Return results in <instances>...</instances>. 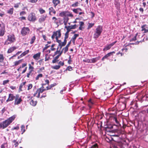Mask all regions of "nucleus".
<instances>
[{
  "label": "nucleus",
  "mask_w": 148,
  "mask_h": 148,
  "mask_svg": "<svg viewBox=\"0 0 148 148\" xmlns=\"http://www.w3.org/2000/svg\"><path fill=\"white\" fill-rule=\"evenodd\" d=\"M16 117L15 115H13L8 119L0 123V129H4L7 127L14 119Z\"/></svg>",
  "instance_id": "obj_1"
},
{
  "label": "nucleus",
  "mask_w": 148,
  "mask_h": 148,
  "mask_svg": "<svg viewBox=\"0 0 148 148\" xmlns=\"http://www.w3.org/2000/svg\"><path fill=\"white\" fill-rule=\"evenodd\" d=\"M76 25L75 24L73 25L66 26L65 28L67 29V31L65 34V37L63 42L65 44H66V39L69 36V33L71 29H75L76 28Z\"/></svg>",
  "instance_id": "obj_2"
},
{
  "label": "nucleus",
  "mask_w": 148,
  "mask_h": 148,
  "mask_svg": "<svg viewBox=\"0 0 148 148\" xmlns=\"http://www.w3.org/2000/svg\"><path fill=\"white\" fill-rule=\"evenodd\" d=\"M102 27L101 26H99L96 29L95 33L94 34V38H97L101 35L102 32Z\"/></svg>",
  "instance_id": "obj_3"
},
{
  "label": "nucleus",
  "mask_w": 148,
  "mask_h": 148,
  "mask_svg": "<svg viewBox=\"0 0 148 148\" xmlns=\"http://www.w3.org/2000/svg\"><path fill=\"white\" fill-rule=\"evenodd\" d=\"M15 38L13 35H10L8 36V39L4 43L5 45H8L15 41Z\"/></svg>",
  "instance_id": "obj_4"
},
{
  "label": "nucleus",
  "mask_w": 148,
  "mask_h": 148,
  "mask_svg": "<svg viewBox=\"0 0 148 148\" xmlns=\"http://www.w3.org/2000/svg\"><path fill=\"white\" fill-rule=\"evenodd\" d=\"M61 33L60 30H59L56 32H53V34L51 36V38L52 39H53L55 37L56 39H57L60 38L61 37Z\"/></svg>",
  "instance_id": "obj_5"
},
{
  "label": "nucleus",
  "mask_w": 148,
  "mask_h": 148,
  "mask_svg": "<svg viewBox=\"0 0 148 148\" xmlns=\"http://www.w3.org/2000/svg\"><path fill=\"white\" fill-rule=\"evenodd\" d=\"M29 32V29L28 27H24L21 29V33L22 35L24 36L28 34Z\"/></svg>",
  "instance_id": "obj_6"
},
{
  "label": "nucleus",
  "mask_w": 148,
  "mask_h": 148,
  "mask_svg": "<svg viewBox=\"0 0 148 148\" xmlns=\"http://www.w3.org/2000/svg\"><path fill=\"white\" fill-rule=\"evenodd\" d=\"M28 19L29 21H34L36 19L35 14L33 13H30L28 16Z\"/></svg>",
  "instance_id": "obj_7"
},
{
  "label": "nucleus",
  "mask_w": 148,
  "mask_h": 148,
  "mask_svg": "<svg viewBox=\"0 0 148 148\" xmlns=\"http://www.w3.org/2000/svg\"><path fill=\"white\" fill-rule=\"evenodd\" d=\"M22 101V100L21 97H19V95L18 94L16 95V98L15 99L14 102V105H18Z\"/></svg>",
  "instance_id": "obj_8"
},
{
  "label": "nucleus",
  "mask_w": 148,
  "mask_h": 148,
  "mask_svg": "<svg viewBox=\"0 0 148 148\" xmlns=\"http://www.w3.org/2000/svg\"><path fill=\"white\" fill-rule=\"evenodd\" d=\"M16 98V95L14 96L13 94H10L9 95L8 98L6 100V102H8L9 101H12L13 100Z\"/></svg>",
  "instance_id": "obj_9"
},
{
  "label": "nucleus",
  "mask_w": 148,
  "mask_h": 148,
  "mask_svg": "<svg viewBox=\"0 0 148 148\" xmlns=\"http://www.w3.org/2000/svg\"><path fill=\"white\" fill-rule=\"evenodd\" d=\"M142 28L141 31H144V33H146L148 32V27L145 24L142 25L141 27Z\"/></svg>",
  "instance_id": "obj_10"
},
{
  "label": "nucleus",
  "mask_w": 148,
  "mask_h": 148,
  "mask_svg": "<svg viewBox=\"0 0 148 148\" xmlns=\"http://www.w3.org/2000/svg\"><path fill=\"white\" fill-rule=\"evenodd\" d=\"M100 57H98L94 58H93L90 59V61H89L90 63H95L98 60H99L100 58Z\"/></svg>",
  "instance_id": "obj_11"
},
{
  "label": "nucleus",
  "mask_w": 148,
  "mask_h": 148,
  "mask_svg": "<svg viewBox=\"0 0 148 148\" xmlns=\"http://www.w3.org/2000/svg\"><path fill=\"white\" fill-rule=\"evenodd\" d=\"M47 17V15L43 16L39 19V21L40 23H41L44 21Z\"/></svg>",
  "instance_id": "obj_12"
},
{
  "label": "nucleus",
  "mask_w": 148,
  "mask_h": 148,
  "mask_svg": "<svg viewBox=\"0 0 148 148\" xmlns=\"http://www.w3.org/2000/svg\"><path fill=\"white\" fill-rule=\"evenodd\" d=\"M40 53H38L35 54H34L33 56V58L36 60H38L40 56Z\"/></svg>",
  "instance_id": "obj_13"
},
{
  "label": "nucleus",
  "mask_w": 148,
  "mask_h": 148,
  "mask_svg": "<svg viewBox=\"0 0 148 148\" xmlns=\"http://www.w3.org/2000/svg\"><path fill=\"white\" fill-rule=\"evenodd\" d=\"M52 3L53 4L54 6L56 7L57 5L60 3V1L59 0H53Z\"/></svg>",
  "instance_id": "obj_14"
},
{
  "label": "nucleus",
  "mask_w": 148,
  "mask_h": 148,
  "mask_svg": "<svg viewBox=\"0 0 148 148\" xmlns=\"http://www.w3.org/2000/svg\"><path fill=\"white\" fill-rule=\"evenodd\" d=\"M49 14L50 15H51V13L52 12L55 14L56 13V11L52 7H50L49 9Z\"/></svg>",
  "instance_id": "obj_15"
},
{
  "label": "nucleus",
  "mask_w": 148,
  "mask_h": 148,
  "mask_svg": "<svg viewBox=\"0 0 148 148\" xmlns=\"http://www.w3.org/2000/svg\"><path fill=\"white\" fill-rule=\"evenodd\" d=\"M16 49V47H10L8 51L7 52L8 53H10L12 52L14 50Z\"/></svg>",
  "instance_id": "obj_16"
},
{
  "label": "nucleus",
  "mask_w": 148,
  "mask_h": 148,
  "mask_svg": "<svg viewBox=\"0 0 148 148\" xmlns=\"http://www.w3.org/2000/svg\"><path fill=\"white\" fill-rule=\"evenodd\" d=\"M79 36L78 34H74L72 38L71 41H72V42L74 43L75 42V40L76 38Z\"/></svg>",
  "instance_id": "obj_17"
},
{
  "label": "nucleus",
  "mask_w": 148,
  "mask_h": 148,
  "mask_svg": "<svg viewBox=\"0 0 148 148\" xmlns=\"http://www.w3.org/2000/svg\"><path fill=\"white\" fill-rule=\"evenodd\" d=\"M73 12L76 14H78L79 12L82 11V10L79 8H77L76 9H74L73 10Z\"/></svg>",
  "instance_id": "obj_18"
},
{
  "label": "nucleus",
  "mask_w": 148,
  "mask_h": 148,
  "mask_svg": "<svg viewBox=\"0 0 148 148\" xmlns=\"http://www.w3.org/2000/svg\"><path fill=\"white\" fill-rule=\"evenodd\" d=\"M37 103V101H34L32 99L31 100L30 102V104L33 106H35L36 105Z\"/></svg>",
  "instance_id": "obj_19"
},
{
  "label": "nucleus",
  "mask_w": 148,
  "mask_h": 148,
  "mask_svg": "<svg viewBox=\"0 0 148 148\" xmlns=\"http://www.w3.org/2000/svg\"><path fill=\"white\" fill-rule=\"evenodd\" d=\"M59 57V56L57 55V56L55 57L53 59V60H52V62L53 63H55L56 62L58 61V59Z\"/></svg>",
  "instance_id": "obj_20"
},
{
  "label": "nucleus",
  "mask_w": 148,
  "mask_h": 148,
  "mask_svg": "<svg viewBox=\"0 0 148 148\" xmlns=\"http://www.w3.org/2000/svg\"><path fill=\"white\" fill-rule=\"evenodd\" d=\"M12 143L13 144V145L15 147L17 146L19 144L18 141H16V140H14L12 141Z\"/></svg>",
  "instance_id": "obj_21"
},
{
  "label": "nucleus",
  "mask_w": 148,
  "mask_h": 148,
  "mask_svg": "<svg viewBox=\"0 0 148 148\" xmlns=\"http://www.w3.org/2000/svg\"><path fill=\"white\" fill-rule=\"evenodd\" d=\"M5 28H2L0 30V36H3L4 34Z\"/></svg>",
  "instance_id": "obj_22"
},
{
  "label": "nucleus",
  "mask_w": 148,
  "mask_h": 148,
  "mask_svg": "<svg viewBox=\"0 0 148 148\" xmlns=\"http://www.w3.org/2000/svg\"><path fill=\"white\" fill-rule=\"evenodd\" d=\"M27 65V64L26 63H24L22 64V66H20L19 68H18L17 69V71H21V69L22 68H24V67L25 66Z\"/></svg>",
  "instance_id": "obj_23"
},
{
  "label": "nucleus",
  "mask_w": 148,
  "mask_h": 148,
  "mask_svg": "<svg viewBox=\"0 0 148 148\" xmlns=\"http://www.w3.org/2000/svg\"><path fill=\"white\" fill-rule=\"evenodd\" d=\"M114 3L116 7L117 8H118L119 7L120 5V4L118 0H115Z\"/></svg>",
  "instance_id": "obj_24"
},
{
  "label": "nucleus",
  "mask_w": 148,
  "mask_h": 148,
  "mask_svg": "<svg viewBox=\"0 0 148 148\" xmlns=\"http://www.w3.org/2000/svg\"><path fill=\"white\" fill-rule=\"evenodd\" d=\"M29 52V50H28L23 53L20 55L21 57H23L27 54Z\"/></svg>",
  "instance_id": "obj_25"
},
{
  "label": "nucleus",
  "mask_w": 148,
  "mask_h": 148,
  "mask_svg": "<svg viewBox=\"0 0 148 148\" xmlns=\"http://www.w3.org/2000/svg\"><path fill=\"white\" fill-rule=\"evenodd\" d=\"M88 102L89 103L88 106L90 108H91L92 107V105H93L94 103L92 101L91 99H90L88 101Z\"/></svg>",
  "instance_id": "obj_26"
},
{
  "label": "nucleus",
  "mask_w": 148,
  "mask_h": 148,
  "mask_svg": "<svg viewBox=\"0 0 148 148\" xmlns=\"http://www.w3.org/2000/svg\"><path fill=\"white\" fill-rule=\"evenodd\" d=\"M115 53V52L114 51H112V52H110L108 53V54H107L105 56V57H106V58H107L108 57L110 56L113 53Z\"/></svg>",
  "instance_id": "obj_27"
},
{
  "label": "nucleus",
  "mask_w": 148,
  "mask_h": 148,
  "mask_svg": "<svg viewBox=\"0 0 148 148\" xmlns=\"http://www.w3.org/2000/svg\"><path fill=\"white\" fill-rule=\"evenodd\" d=\"M13 12V8H11L8 10L7 13L10 14H12Z\"/></svg>",
  "instance_id": "obj_28"
},
{
  "label": "nucleus",
  "mask_w": 148,
  "mask_h": 148,
  "mask_svg": "<svg viewBox=\"0 0 148 148\" xmlns=\"http://www.w3.org/2000/svg\"><path fill=\"white\" fill-rule=\"evenodd\" d=\"M21 60H20L14 62V66H16L19 64L21 62Z\"/></svg>",
  "instance_id": "obj_29"
},
{
  "label": "nucleus",
  "mask_w": 148,
  "mask_h": 148,
  "mask_svg": "<svg viewBox=\"0 0 148 148\" xmlns=\"http://www.w3.org/2000/svg\"><path fill=\"white\" fill-rule=\"evenodd\" d=\"M137 34H136L134 36L132 39H130V42L133 41H135L136 40H137L136 39V36L137 35Z\"/></svg>",
  "instance_id": "obj_30"
},
{
  "label": "nucleus",
  "mask_w": 148,
  "mask_h": 148,
  "mask_svg": "<svg viewBox=\"0 0 148 148\" xmlns=\"http://www.w3.org/2000/svg\"><path fill=\"white\" fill-rule=\"evenodd\" d=\"M111 48V47L110 45L106 46L103 49V50H107Z\"/></svg>",
  "instance_id": "obj_31"
},
{
  "label": "nucleus",
  "mask_w": 148,
  "mask_h": 148,
  "mask_svg": "<svg viewBox=\"0 0 148 148\" xmlns=\"http://www.w3.org/2000/svg\"><path fill=\"white\" fill-rule=\"evenodd\" d=\"M66 12L64 11H63L62 12H61L59 14V16L61 17H63L65 15Z\"/></svg>",
  "instance_id": "obj_32"
},
{
  "label": "nucleus",
  "mask_w": 148,
  "mask_h": 148,
  "mask_svg": "<svg viewBox=\"0 0 148 148\" xmlns=\"http://www.w3.org/2000/svg\"><path fill=\"white\" fill-rule=\"evenodd\" d=\"M0 27L1 28V29L2 28L3 29L5 28V25L4 23L2 22H0Z\"/></svg>",
  "instance_id": "obj_33"
},
{
  "label": "nucleus",
  "mask_w": 148,
  "mask_h": 148,
  "mask_svg": "<svg viewBox=\"0 0 148 148\" xmlns=\"http://www.w3.org/2000/svg\"><path fill=\"white\" fill-rule=\"evenodd\" d=\"M35 39H36V38H35V36H33V37L32 38H31V40L30 41V44H33L34 42V41L35 40Z\"/></svg>",
  "instance_id": "obj_34"
},
{
  "label": "nucleus",
  "mask_w": 148,
  "mask_h": 148,
  "mask_svg": "<svg viewBox=\"0 0 148 148\" xmlns=\"http://www.w3.org/2000/svg\"><path fill=\"white\" fill-rule=\"evenodd\" d=\"M68 47L67 46H66L65 47L63 48L62 50H64V53H65L67 51H68Z\"/></svg>",
  "instance_id": "obj_35"
},
{
  "label": "nucleus",
  "mask_w": 148,
  "mask_h": 148,
  "mask_svg": "<svg viewBox=\"0 0 148 148\" xmlns=\"http://www.w3.org/2000/svg\"><path fill=\"white\" fill-rule=\"evenodd\" d=\"M94 25V23H89L88 27V29H89L92 27Z\"/></svg>",
  "instance_id": "obj_36"
},
{
  "label": "nucleus",
  "mask_w": 148,
  "mask_h": 148,
  "mask_svg": "<svg viewBox=\"0 0 148 148\" xmlns=\"http://www.w3.org/2000/svg\"><path fill=\"white\" fill-rule=\"evenodd\" d=\"M46 90V89H41V88H40L37 90H38L39 92L40 93H42L44 91Z\"/></svg>",
  "instance_id": "obj_37"
},
{
  "label": "nucleus",
  "mask_w": 148,
  "mask_h": 148,
  "mask_svg": "<svg viewBox=\"0 0 148 148\" xmlns=\"http://www.w3.org/2000/svg\"><path fill=\"white\" fill-rule=\"evenodd\" d=\"M60 66L59 65H56V66H54L53 67V69H54L58 70V69H59L60 68Z\"/></svg>",
  "instance_id": "obj_38"
},
{
  "label": "nucleus",
  "mask_w": 148,
  "mask_h": 148,
  "mask_svg": "<svg viewBox=\"0 0 148 148\" xmlns=\"http://www.w3.org/2000/svg\"><path fill=\"white\" fill-rule=\"evenodd\" d=\"M32 70H29V71L28 73H27V77L28 78L29 77V76L30 75H32Z\"/></svg>",
  "instance_id": "obj_39"
},
{
  "label": "nucleus",
  "mask_w": 148,
  "mask_h": 148,
  "mask_svg": "<svg viewBox=\"0 0 148 148\" xmlns=\"http://www.w3.org/2000/svg\"><path fill=\"white\" fill-rule=\"evenodd\" d=\"M42 74H38L36 78V80H38L39 77H42Z\"/></svg>",
  "instance_id": "obj_40"
},
{
  "label": "nucleus",
  "mask_w": 148,
  "mask_h": 148,
  "mask_svg": "<svg viewBox=\"0 0 148 148\" xmlns=\"http://www.w3.org/2000/svg\"><path fill=\"white\" fill-rule=\"evenodd\" d=\"M78 3L77 2H76L75 3L71 5V6L73 7H76L78 6Z\"/></svg>",
  "instance_id": "obj_41"
},
{
  "label": "nucleus",
  "mask_w": 148,
  "mask_h": 148,
  "mask_svg": "<svg viewBox=\"0 0 148 148\" xmlns=\"http://www.w3.org/2000/svg\"><path fill=\"white\" fill-rule=\"evenodd\" d=\"M39 11L41 14H42L45 12V10L41 8L39 9Z\"/></svg>",
  "instance_id": "obj_42"
},
{
  "label": "nucleus",
  "mask_w": 148,
  "mask_h": 148,
  "mask_svg": "<svg viewBox=\"0 0 148 148\" xmlns=\"http://www.w3.org/2000/svg\"><path fill=\"white\" fill-rule=\"evenodd\" d=\"M59 49V47H58L57 48V50L55 52L54 56L56 55L58 53H59L60 52V50H58V49Z\"/></svg>",
  "instance_id": "obj_43"
},
{
  "label": "nucleus",
  "mask_w": 148,
  "mask_h": 148,
  "mask_svg": "<svg viewBox=\"0 0 148 148\" xmlns=\"http://www.w3.org/2000/svg\"><path fill=\"white\" fill-rule=\"evenodd\" d=\"M21 131H23V132L22 133V134H23V133L25 131V126L24 125H22L21 127Z\"/></svg>",
  "instance_id": "obj_44"
},
{
  "label": "nucleus",
  "mask_w": 148,
  "mask_h": 148,
  "mask_svg": "<svg viewBox=\"0 0 148 148\" xmlns=\"http://www.w3.org/2000/svg\"><path fill=\"white\" fill-rule=\"evenodd\" d=\"M32 84H29L28 86L27 90H29L32 88Z\"/></svg>",
  "instance_id": "obj_45"
},
{
  "label": "nucleus",
  "mask_w": 148,
  "mask_h": 148,
  "mask_svg": "<svg viewBox=\"0 0 148 148\" xmlns=\"http://www.w3.org/2000/svg\"><path fill=\"white\" fill-rule=\"evenodd\" d=\"M9 80H4L3 82V85H5V84L8 83L9 82Z\"/></svg>",
  "instance_id": "obj_46"
},
{
  "label": "nucleus",
  "mask_w": 148,
  "mask_h": 148,
  "mask_svg": "<svg viewBox=\"0 0 148 148\" xmlns=\"http://www.w3.org/2000/svg\"><path fill=\"white\" fill-rule=\"evenodd\" d=\"M44 67H42L39 69L38 70V73H40L42 71L44 70Z\"/></svg>",
  "instance_id": "obj_47"
},
{
  "label": "nucleus",
  "mask_w": 148,
  "mask_h": 148,
  "mask_svg": "<svg viewBox=\"0 0 148 148\" xmlns=\"http://www.w3.org/2000/svg\"><path fill=\"white\" fill-rule=\"evenodd\" d=\"M66 70L69 71H71L72 70V68L71 66H69L67 67Z\"/></svg>",
  "instance_id": "obj_48"
},
{
  "label": "nucleus",
  "mask_w": 148,
  "mask_h": 148,
  "mask_svg": "<svg viewBox=\"0 0 148 148\" xmlns=\"http://www.w3.org/2000/svg\"><path fill=\"white\" fill-rule=\"evenodd\" d=\"M69 18L68 17H65L64 18V21L68 22Z\"/></svg>",
  "instance_id": "obj_49"
},
{
  "label": "nucleus",
  "mask_w": 148,
  "mask_h": 148,
  "mask_svg": "<svg viewBox=\"0 0 148 148\" xmlns=\"http://www.w3.org/2000/svg\"><path fill=\"white\" fill-rule=\"evenodd\" d=\"M29 69L30 70H32V71H33L34 67L33 66H32L30 64H29Z\"/></svg>",
  "instance_id": "obj_50"
},
{
  "label": "nucleus",
  "mask_w": 148,
  "mask_h": 148,
  "mask_svg": "<svg viewBox=\"0 0 148 148\" xmlns=\"http://www.w3.org/2000/svg\"><path fill=\"white\" fill-rule=\"evenodd\" d=\"M90 148H98L97 145V144H95L93 145Z\"/></svg>",
  "instance_id": "obj_51"
},
{
  "label": "nucleus",
  "mask_w": 148,
  "mask_h": 148,
  "mask_svg": "<svg viewBox=\"0 0 148 148\" xmlns=\"http://www.w3.org/2000/svg\"><path fill=\"white\" fill-rule=\"evenodd\" d=\"M26 14V12L25 11H22L20 13V16H23Z\"/></svg>",
  "instance_id": "obj_52"
},
{
  "label": "nucleus",
  "mask_w": 148,
  "mask_h": 148,
  "mask_svg": "<svg viewBox=\"0 0 148 148\" xmlns=\"http://www.w3.org/2000/svg\"><path fill=\"white\" fill-rule=\"evenodd\" d=\"M56 40L57 42H58L59 43L58 46L59 45H60V44L61 43L62 41L61 40H58V39H56Z\"/></svg>",
  "instance_id": "obj_53"
},
{
  "label": "nucleus",
  "mask_w": 148,
  "mask_h": 148,
  "mask_svg": "<svg viewBox=\"0 0 148 148\" xmlns=\"http://www.w3.org/2000/svg\"><path fill=\"white\" fill-rule=\"evenodd\" d=\"M19 127L18 126H17L16 127H13V128H12V130H18L19 129Z\"/></svg>",
  "instance_id": "obj_54"
},
{
  "label": "nucleus",
  "mask_w": 148,
  "mask_h": 148,
  "mask_svg": "<svg viewBox=\"0 0 148 148\" xmlns=\"http://www.w3.org/2000/svg\"><path fill=\"white\" fill-rule=\"evenodd\" d=\"M6 146V143H4L1 145V148H5Z\"/></svg>",
  "instance_id": "obj_55"
},
{
  "label": "nucleus",
  "mask_w": 148,
  "mask_h": 148,
  "mask_svg": "<svg viewBox=\"0 0 148 148\" xmlns=\"http://www.w3.org/2000/svg\"><path fill=\"white\" fill-rule=\"evenodd\" d=\"M50 47V45H45V47L43 49V50H45L47 49L48 48H49Z\"/></svg>",
  "instance_id": "obj_56"
},
{
  "label": "nucleus",
  "mask_w": 148,
  "mask_h": 148,
  "mask_svg": "<svg viewBox=\"0 0 148 148\" xmlns=\"http://www.w3.org/2000/svg\"><path fill=\"white\" fill-rule=\"evenodd\" d=\"M66 44L64 43L63 42H61V43L60 44V45H59V46H61V47H63L64 46L66 45Z\"/></svg>",
  "instance_id": "obj_57"
},
{
  "label": "nucleus",
  "mask_w": 148,
  "mask_h": 148,
  "mask_svg": "<svg viewBox=\"0 0 148 148\" xmlns=\"http://www.w3.org/2000/svg\"><path fill=\"white\" fill-rule=\"evenodd\" d=\"M59 64L62 66H63L64 64V62H62L61 61L59 62Z\"/></svg>",
  "instance_id": "obj_58"
},
{
  "label": "nucleus",
  "mask_w": 148,
  "mask_h": 148,
  "mask_svg": "<svg viewBox=\"0 0 148 148\" xmlns=\"http://www.w3.org/2000/svg\"><path fill=\"white\" fill-rule=\"evenodd\" d=\"M22 87L23 86L22 85V84H21L19 87V91H22Z\"/></svg>",
  "instance_id": "obj_59"
},
{
  "label": "nucleus",
  "mask_w": 148,
  "mask_h": 148,
  "mask_svg": "<svg viewBox=\"0 0 148 148\" xmlns=\"http://www.w3.org/2000/svg\"><path fill=\"white\" fill-rule=\"evenodd\" d=\"M114 121H115V122H116V123L117 124L119 123V122H118V121L117 120V119L116 117H115L114 118Z\"/></svg>",
  "instance_id": "obj_60"
},
{
  "label": "nucleus",
  "mask_w": 148,
  "mask_h": 148,
  "mask_svg": "<svg viewBox=\"0 0 148 148\" xmlns=\"http://www.w3.org/2000/svg\"><path fill=\"white\" fill-rule=\"evenodd\" d=\"M67 16L70 17H73V15L71 13H69V14H67Z\"/></svg>",
  "instance_id": "obj_61"
},
{
  "label": "nucleus",
  "mask_w": 148,
  "mask_h": 148,
  "mask_svg": "<svg viewBox=\"0 0 148 148\" xmlns=\"http://www.w3.org/2000/svg\"><path fill=\"white\" fill-rule=\"evenodd\" d=\"M36 93H38V95L37 96V97L38 98H39L40 96V93L39 92V91L38 90L36 91Z\"/></svg>",
  "instance_id": "obj_62"
},
{
  "label": "nucleus",
  "mask_w": 148,
  "mask_h": 148,
  "mask_svg": "<svg viewBox=\"0 0 148 148\" xmlns=\"http://www.w3.org/2000/svg\"><path fill=\"white\" fill-rule=\"evenodd\" d=\"M80 26H82L84 25V23L82 21H80L79 22Z\"/></svg>",
  "instance_id": "obj_63"
},
{
  "label": "nucleus",
  "mask_w": 148,
  "mask_h": 148,
  "mask_svg": "<svg viewBox=\"0 0 148 148\" xmlns=\"http://www.w3.org/2000/svg\"><path fill=\"white\" fill-rule=\"evenodd\" d=\"M105 128H106L112 129L113 128V126L111 125L107 126V127H106Z\"/></svg>",
  "instance_id": "obj_64"
}]
</instances>
